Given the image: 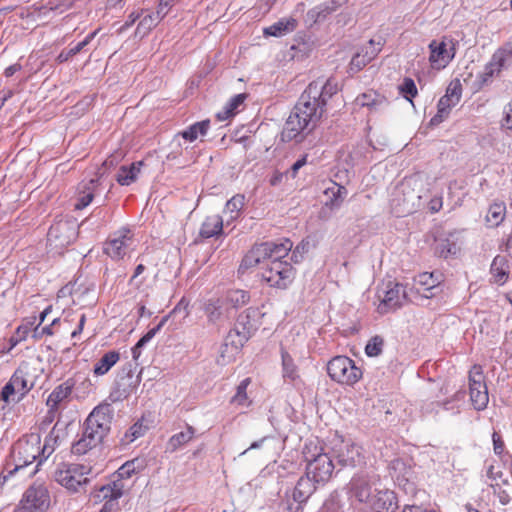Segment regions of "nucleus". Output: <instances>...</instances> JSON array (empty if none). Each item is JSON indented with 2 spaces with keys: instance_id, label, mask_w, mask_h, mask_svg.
<instances>
[{
  "instance_id": "obj_48",
  "label": "nucleus",
  "mask_w": 512,
  "mask_h": 512,
  "mask_svg": "<svg viewBox=\"0 0 512 512\" xmlns=\"http://www.w3.org/2000/svg\"><path fill=\"white\" fill-rule=\"evenodd\" d=\"M500 72V68L491 58V60L485 65L483 72L479 74L480 83L482 85L487 84L493 77L498 76Z\"/></svg>"
},
{
  "instance_id": "obj_34",
  "label": "nucleus",
  "mask_w": 512,
  "mask_h": 512,
  "mask_svg": "<svg viewBox=\"0 0 512 512\" xmlns=\"http://www.w3.org/2000/svg\"><path fill=\"white\" fill-rule=\"evenodd\" d=\"M120 355L116 351L105 353L95 364L93 372L97 376L106 374L119 360Z\"/></svg>"
},
{
  "instance_id": "obj_10",
  "label": "nucleus",
  "mask_w": 512,
  "mask_h": 512,
  "mask_svg": "<svg viewBox=\"0 0 512 512\" xmlns=\"http://www.w3.org/2000/svg\"><path fill=\"white\" fill-rule=\"evenodd\" d=\"M40 452L41 447L38 436H31L28 440H20L17 442L12 451L15 467L10 470V474H14L34 463L40 456Z\"/></svg>"
},
{
  "instance_id": "obj_30",
  "label": "nucleus",
  "mask_w": 512,
  "mask_h": 512,
  "mask_svg": "<svg viewBox=\"0 0 512 512\" xmlns=\"http://www.w3.org/2000/svg\"><path fill=\"white\" fill-rule=\"evenodd\" d=\"M210 127V121L204 120L200 122H196L192 125H190L187 129L183 130L182 132H179L175 135L174 141H178L180 137L183 139L193 142L195 141L199 136H205L209 130Z\"/></svg>"
},
{
  "instance_id": "obj_29",
  "label": "nucleus",
  "mask_w": 512,
  "mask_h": 512,
  "mask_svg": "<svg viewBox=\"0 0 512 512\" xmlns=\"http://www.w3.org/2000/svg\"><path fill=\"white\" fill-rule=\"evenodd\" d=\"M195 432L196 430L192 426L187 425L185 431L176 433L169 438L166 451L173 453L179 450L194 438Z\"/></svg>"
},
{
  "instance_id": "obj_18",
  "label": "nucleus",
  "mask_w": 512,
  "mask_h": 512,
  "mask_svg": "<svg viewBox=\"0 0 512 512\" xmlns=\"http://www.w3.org/2000/svg\"><path fill=\"white\" fill-rule=\"evenodd\" d=\"M367 506L374 512H395L398 508V500L394 491L382 488L379 484L375 486Z\"/></svg>"
},
{
  "instance_id": "obj_7",
  "label": "nucleus",
  "mask_w": 512,
  "mask_h": 512,
  "mask_svg": "<svg viewBox=\"0 0 512 512\" xmlns=\"http://www.w3.org/2000/svg\"><path fill=\"white\" fill-rule=\"evenodd\" d=\"M330 378L338 383L354 385L362 377V370L347 356H336L327 364Z\"/></svg>"
},
{
  "instance_id": "obj_16",
  "label": "nucleus",
  "mask_w": 512,
  "mask_h": 512,
  "mask_svg": "<svg viewBox=\"0 0 512 512\" xmlns=\"http://www.w3.org/2000/svg\"><path fill=\"white\" fill-rule=\"evenodd\" d=\"M429 49V62L432 68L437 70L445 68L455 56V44L452 39L446 37L440 41L432 40Z\"/></svg>"
},
{
  "instance_id": "obj_22",
  "label": "nucleus",
  "mask_w": 512,
  "mask_h": 512,
  "mask_svg": "<svg viewBox=\"0 0 512 512\" xmlns=\"http://www.w3.org/2000/svg\"><path fill=\"white\" fill-rule=\"evenodd\" d=\"M439 285V278L433 273L424 272L417 275L414 279V289L425 299L433 297V290Z\"/></svg>"
},
{
  "instance_id": "obj_19",
  "label": "nucleus",
  "mask_w": 512,
  "mask_h": 512,
  "mask_svg": "<svg viewBox=\"0 0 512 512\" xmlns=\"http://www.w3.org/2000/svg\"><path fill=\"white\" fill-rule=\"evenodd\" d=\"M247 340V333L240 332L238 328L231 330L225 339V343L221 346L217 363L220 365L229 363L232 360L234 354L239 351V349Z\"/></svg>"
},
{
  "instance_id": "obj_14",
  "label": "nucleus",
  "mask_w": 512,
  "mask_h": 512,
  "mask_svg": "<svg viewBox=\"0 0 512 512\" xmlns=\"http://www.w3.org/2000/svg\"><path fill=\"white\" fill-rule=\"evenodd\" d=\"M378 297L380 299L378 311L384 314L401 307L408 298V294L402 284L390 281L385 289L379 292Z\"/></svg>"
},
{
  "instance_id": "obj_3",
  "label": "nucleus",
  "mask_w": 512,
  "mask_h": 512,
  "mask_svg": "<svg viewBox=\"0 0 512 512\" xmlns=\"http://www.w3.org/2000/svg\"><path fill=\"white\" fill-rule=\"evenodd\" d=\"M112 410L109 405H100L93 409L84 423L81 438L72 445V453L84 455L101 443L110 430Z\"/></svg>"
},
{
  "instance_id": "obj_45",
  "label": "nucleus",
  "mask_w": 512,
  "mask_h": 512,
  "mask_svg": "<svg viewBox=\"0 0 512 512\" xmlns=\"http://www.w3.org/2000/svg\"><path fill=\"white\" fill-rule=\"evenodd\" d=\"M460 247L454 239L445 238L437 242L436 252L441 256L447 258L449 255H456Z\"/></svg>"
},
{
  "instance_id": "obj_2",
  "label": "nucleus",
  "mask_w": 512,
  "mask_h": 512,
  "mask_svg": "<svg viewBox=\"0 0 512 512\" xmlns=\"http://www.w3.org/2000/svg\"><path fill=\"white\" fill-rule=\"evenodd\" d=\"M277 249L268 253L262 267L261 277L269 286L285 289L294 280L295 269L291 263L283 260L292 250L293 243L289 239L275 241Z\"/></svg>"
},
{
  "instance_id": "obj_33",
  "label": "nucleus",
  "mask_w": 512,
  "mask_h": 512,
  "mask_svg": "<svg viewBox=\"0 0 512 512\" xmlns=\"http://www.w3.org/2000/svg\"><path fill=\"white\" fill-rule=\"evenodd\" d=\"M143 165L142 161L132 163L130 166H121L116 180L122 186H128L133 183L140 173V169Z\"/></svg>"
},
{
  "instance_id": "obj_63",
  "label": "nucleus",
  "mask_w": 512,
  "mask_h": 512,
  "mask_svg": "<svg viewBox=\"0 0 512 512\" xmlns=\"http://www.w3.org/2000/svg\"><path fill=\"white\" fill-rule=\"evenodd\" d=\"M91 291L90 288L86 287V288H83L81 289V287H77V288H73L71 290V295L73 297V301H81L82 298L88 294L89 292Z\"/></svg>"
},
{
  "instance_id": "obj_26",
  "label": "nucleus",
  "mask_w": 512,
  "mask_h": 512,
  "mask_svg": "<svg viewBox=\"0 0 512 512\" xmlns=\"http://www.w3.org/2000/svg\"><path fill=\"white\" fill-rule=\"evenodd\" d=\"M74 383L71 380H67L64 383L58 385L48 396L47 406L51 409H57L58 405L69 398L72 393Z\"/></svg>"
},
{
  "instance_id": "obj_37",
  "label": "nucleus",
  "mask_w": 512,
  "mask_h": 512,
  "mask_svg": "<svg viewBox=\"0 0 512 512\" xmlns=\"http://www.w3.org/2000/svg\"><path fill=\"white\" fill-rule=\"evenodd\" d=\"M97 33L98 30H95L92 33L88 34L83 41L77 43L75 46L61 51V53L56 58L57 62L64 63L68 61L71 57L80 53L95 38Z\"/></svg>"
},
{
  "instance_id": "obj_11",
  "label": "nucleus",
  "mask_w": 512,
  "mask_h": 512,
  "mask_svg": "<svg viewBox=\"0 0 512 512\" xmlns=\"http://www.w3.org/2000/svg\"><path fill=\"white\" fill-rule=\"evenodd\" d=\"M135 248V239L129 229H122L110 236L105 242L103 251L113 260L123 259Z\"/></svg>"
},
{
  "instance_id": "obj_39",
  "label": "nucleus",
  "mask_w": 512,
  "mask_h": 512,
  "mask_svg": "<svg viewBox=\"0 0 512 512\" xmlns=\"http://www.w3.org/2000/svg\"><path fill=\"white\" fill-rule=\"evenodd\" d=\"M245 204V198L243 195H235L230 200L227 201L224 209V214L228 216L227 224L230 221L236 220L241 213Z\"/></svg>"
},
{
  "instance_id": "obj_36",
  "label": "nucleus",
  "mask_w": 512,
  "mask_h": 512,
  "mask_svg": "<svg viewBox=\"0 0 512 512\" xmlns=\"http://www.w3.org/2000/svg\"><path fill=\"white\" fill-rule=\"evenodd\" d=\"M226 305H229L231 308L237 309L240 308L250 301L249 292L242 289H231L227 291L224 297Z\"/></svg>"
},
{
  "instance_id": "obj_49",
  "label": "nucleus",
  "mask_w": 512,
  "mask_h": 512,
  "mask_svg": "<svg viewBox=\"0 0 512 512\" xmlns=\"http://www.w3.org/2000/svg\"><path fill=\"white\" fill-rule=\"evenodd\" d=\"M325 194L326 196L338 194V198L331 199L329 202L331 207H338L347 195V190L344 186L333 183L332 187H329L325 190Z\"/></svg>"
},
{
  "instance_id": "obj_52",
  "label": "nucleus",
  "mask_w": 512,
  "mask_h": 512,
  "mask_svg": "<svg viewBox=\"0 0 512 512\" xmlns=\"http://www.w3.org/2000/svg\"><path fill=\"white\" fill-rule=\"evenodd\" d=\"M369 62L370 60L362 52L359 51L351 59L349 64V71L351 73H357Z\"/></svg>"
},
{
  "instance_id": "obj_54",
  "label": "nucleus",
  "mask_w": 512,
  "mask_h": 512,
  "mask_svg": "<svg viewBox=\"0 0 512 512\" xmlns=\"http://www.w3.org/2000/svg\"><path fill=\"white\" fill-rule=\"evenodd\" d=\"M462 95V86L459 80L452 81L447 89L445 96L452 99V101L459 103Z\"/></svg>"
},
{
  "instance_id": "obj_5",
  "label": "nucleus",
  "mask_w": 512,
  "mask_h": 512,
  "mask_svg": "<svg viewBox=\"0 0 512 512\" xmlns=\"http://www.w3.org/2000/svg\"><path fill=\"white\" fill-rule=\"evenodd\" d=\"M306 459V475L309 476L314 483H327L334 472L335 466L329 453L325 452L322 447L314 446L313 449L306 447L304 451Z\"/></svg>"
},
{
  "instance_id": "obj_12",
  "label": "nucleus",
  "mask_w": 512,
  "mask_h": 512,
  "mask_svg": "<svg viewBox=\"0 0 512 512\" xmlns=\"http://www.w3.org/2000/svg\"><path fill=\"white\" fill-rule=\"evenodd\" d=\"M332 452L341 466L357 467L365 464L362 448L350 441L337 440L332 447Z\"/></svg>"
},
{
  "instance_id": "obj_62",
  "label": "nucleus",
  "mask_w": 512,
  "mask_h": 512,
  "mask_svg": "<svg viewBox=\"0 0 512 512\" xmlns=\"http://www.w3.org/2000/svg\"><path fill=\"white\" fill-rule=\"evenodd\" d=\"M17 393L16 392V388L13 386V384L11 383V381L9 380L8 383H6V385L2 388V391H1V395H0V398L1 400H3L4 402H9L10 400V397Z\"/></svg>"
},
{
  "instance_id": "obj_46",
  "label": "nucleus",
  "mask_w": 512,
  "mask_h": 512,
  "mask_svg": "<svg viewBox=\"0 0 512 512\" xmlns=\"http://www.w3.org/2000/svg\"><path fill=\"white\" fill-rule=\"evenodd\" d=\"M159 22V17L157 15H154L153 13L145 15L144 17H142L136 28V35H139L140 37L145 36Z\"/></svg>"
},
{
  "instance_id": "obj_61",
  "label": "nucleus",
  "mask_w": 512,
  "mask_h": 512,
  "mask_svg": "<svg viewBox=\"0 0 512 512\" xmlns=\"http://www.w3.org/2000/svg\"><path fill=\"white\" fill-rule=\"evenodd\" d=\"M309 249V242L302 241L298 244L295 249L292 251V260L298 262L304 253H306Z\"/></svg>"
},
{
  "instance_id": "obj_38",
  "label": "nucleus",
  "mask_w": 512,
  "mask_h": 512,
  "mask_svg": "<svg viewBox=\"0 0 512 512\" xmlns=\"http://www.w3.org/2000/svg\"><path fill=\"white\" fill-rule=\"evenodd\" d=\"M339 7V3L335 0L320 4L308 12V16L315 22L323 21L328 15L333 13Z\"/></svg>"
},
{
  "instance_id": "obj_50",
  "label": "nucleus",
  "mask_w": 512,
  "mask_h": 512,
  "mask_svg": "<svg viewBox=\"0 0 512 512\" xmlns=\"http://www.w3.org/2000/svg\"><path fill=\"white\" fill-rule=\"evenodd\" d=\"M383 345V338L380 336H374L368 341L365 347V353L369 357L379 356L382 353Z\"/></svg>"
},
{
  "instance_id": "obj_15",
  "label": "nucleus",
  "mask_w": 512,
  "mask_h": 512,
  "mask_svg": "<svg viewBox=\"0 0 512 512\" xmlns=\"http://www.w3.org/2000/svg\"><path fill=\"white\" fill-rule=\"evenodd\" d=\"M50 505L47 488L42 484L31 485L24 493L21 506L26 512H44Z\"/></svg>"
},
{
  "instance_id": "obj_47",
  "label": "nucleus",
  "mask_w": 512,
  "mask_h": 512,
  "mask_svg": "<svg viewBox=\"0 0 512 512\" xmlns=\"http://www.w3.org/2000/svg\"><path fill=\"white\" fill-rule=\"evenodd\" d=\"M283 377L292 381L298 378L297 367L292 357L285 351L282 352Z\"/></svg>"
},
{
  "instance_id": "obj_8",
  "label": "nucleus",
  "mask_w": 512,
  "mask_h": 512,
  "mask_svg": "<svg viewBox=\"0 0 512 512\" xmlns=\"http://www.w3.org/2000/svg\"><path fill=\"white\" fill-rule=\"evenodd\" d=\"M316 484L305 474L297 481L291 493L285 494V510L287 512H303L304 507L316 490Z\"/></svg>"
},
{
  "instance_id": "obj_42",
  "label": "nucleus",
  "mask_w": 512,
  "mask_h": 512,
  "mask_svg": "<svg viewBox=\"0 0 512 512\" xmlns=\"http://www.w3.org/2000/svg\"><path fill=\"white\" fill-rule=\"evenodd\" d=\"M142 469L141 463L137 460H131L124 463L114 474L115 479H121L125 483V480L129 479L132 475L136 474Z\"/></svg>"
},
{
  "instance_id": "obj_25",
  "label": "nucleus",
  "mask_w": 512,
  "mask_h": 512,
  "mask_svg": "<svg viewBox=\"0 0 512 512\" xmlns=\"http://www.w3.org/2000/svg\"><path fill=\"white\" fill-rule=\"evenodd\" d=\"M223 232V218L217 214L207 216L201 224L199 235L202 238H211Z\"/></svg>"
},
{
  "instance_id": "obj_55",
  "label": "nucleus",
  "mask_w": 512,
  "mask_h": 512,
  "mask_svg": "<svg viewBox=\"0 0 512 512\" xmlns=\"http://www.w3.org/2000/svg\"><path fill=\"white\" fill-rule=\"evenodd\" d=\"M10 381L16 388V392L20 393L21 396L25 395L29 391V388L27 387V381L22 374L15 372Z\"/></svg>"
},
{
  "instance_id": "obj_13",
  "label": "nucleus",
  "mask_w": 512,
  "mask_h": 512,
  "mask_svg": "<svg viewBox=\"0 0 512 512\" xmlns=\"http://www.w3.org/2000/svg\"><path fill=\"white\" fill-rule=\"evenodd\" d=\"M470 400L476 410H483L489 402L488 390L481 366L474 365L469 372Z\"/></svg>"
},
{
  "instance_id": "obj_1",
  "label": "nucleus",
  "mask_w": 512,
  "mask_h": 512,
  "mask_svg": "<svg viewBox=\"0 0 512 512\" xmlns=\"http://www.w3.org/2000/svg\"><path fill=\"white\" fill-rule=\"evenodd\" d=\"M316 88H306L297 104L286 120L282 138L286 141H301L304 135L310 133L320 120L324 109L315 100Z\"/></svg>"
},
{
  "instance_id": "obj_59",
  "label": "nucleus",
  "mask_w": 512,
  "mask_h": 512,
  "mask_svg": "<svg viewBox=\"0 0 512 512\" xmlns=\"http://www.w3.org/2000/svg\"><path fill=\"white\" fill-rule=\"evenodd\" d=\"M492 441L494 453L498 456H502L505 452V444L501 435L494 431L492 434Z\"/></svg>"
},
{
  "instance_id": "obj_20",
  "label": "nucleus",
  "mask_w": 512,
  "mask_h": 512,
  "mask_svg": "<svg viewBox=\"0 0 512 512\" xmlns=\"http://www.w3.org/2000/svg\"><path fill=\"white\" fill-rule=\"evenodd\" d=\"M126 485L121 479H113L106 485L101 486L99 489L92 493V497L97 501H115L122 497Z\"/></svg>"
},
{
  "instance_id": "obj_40",
  "label": "nucleus",
  "mask_w": 512,
  "mask_h": 512,
  "mask_svg": "<svg viewBox=\"0 0 512 512\" xmlns=\"http://www.w3.org/2000/svg\"><path fill=\"white\" fill-rule=\"evenodd\" d=\"M457 104V102L452 101L448 96H442L437 105V114L431 119V124L436 125L441 123L449 115L451 108Z\"/></svg>"
},
{
  "instance_id": "obj_23",
  "label": "nucleus",
  "mask_w": 512,
  "mask_h": 512,
  "mask_svg": "<svg viewBox=\"0 0 512 512\" xmlns=\"http://www.w3.org/2000/svg\"><path fill=\"white\" fill-rule=\"evenodd\" d=\"M315 87L317 90V94L315 95V100L317 102H320L323 109L326 106L327 100L331 98L334 94L338 91V84L333 81L332 79L323 80V79H317L313 82H311L307 88Z\"/></svg>"
},
{
  "instance_id": "obj_35",
  "label": "nucleus",
  "mask_w": 512,
  "mask_h": 512,
  "mask_svg": "<svg viewBox=\"0 0 512 512\" xmlns=\"http://www.w3.org/2000/svg\"><path fill=\"white\" fill-rule=\"evenodd\" d=\"M492 59L501 71L510 69L512 67V42H509L499 48L492 55Z\"/></svg>"
},
{
  "instance_id": "obj_58",
  "label": "nucleus",
  "mask_w": 512,
  "mask_h": 512,
  "mask_svg": "<svg viewBox=\"0 0 512 512\" xmlns=\"http://www.w3.org/2000/svg\"><path fill=\"white\" fill-rule=\"evenodd\" d=\"M323 508L327 512H340L341 504L338 494H331L330 497L325 501Z\"/></svg>"
},
{
  "instance_id": "obj_21",
  "label": "nucleus",
  "mask_w": 512,
  "mask_h": 512,
  "mask_svg": "<svg viewBox=\"0 0 512 512\" xmlns=\"http://www.w3.org/2000/svg\"><path fill=\"white\" fill-rule=\"evenodd\" d=\"M277 249L275 241L261 243L255 246L243 259L242 266L249 268L266 260L267 254Z\"/></svg>"
},
{
  "instance_id": "obj_9",
  "label": "nucleus",
  "mask_w": 512,
  "mask_h": 512,
  "mask_svg": "<svg viewBox=\"0 0 512 512\" xmlns=\"http://www.w3.org/2000/svg\"><path fill=\"white\" fill-rule=\"evenodd\" d=\"M78 226L72 220H58L51 225L47 241L50 247L56 251H61L70 245L77 237Z\"/></svg>"
},
{
  "instance_id": "obj_41",
  "label": "nucleus",
  "mask_w": 512,
  "mask_h": 512,
  "mask_svg": "<svg viewBox=\"0 0 512 512\" xmlns=\"http://www.w3.org/2000/svg\"><path fill=\"white\" fill-rule=\"evenodd\" d=\"M166 319L163 318L157 326L150 329L145 335H143L136 345L132 348V357L137 360L141 355V349L161 330Z\"/></svg>"
},
{
  "instance_id": "obj_44",
  "label": "nucleus",
  "mask_w": 512,
  "mask_h": 512,
  "mask_svg": "<svg viewBox=\"0 0 512 512\" xmlns=\"http://www.w3.org/2000/svg\"><path fill=\"white\" fill-rule=\"evenodd\" d=\"M506 206L504 203H494L490 205L486 220L492 226H498L505 218Z\"/></svg>"
},
{
  "instance_id": "obj_17",
  "label": "nucleus",
  "mask_w": 512,
  "mask_h": 512,
  "mask_svg": "<svg viewBox=\"0 0 512 512\" xmlns=\"http://www.w3.org/2000/svg\"><path fill=\"white\" fill-rule=\"evenodd\" d=\"M421 184V176H414L406 179L397 187L398 194L403 195V209L400 211L401 213H410L419 206L422 195L419 192H415V190Z\"/></svg>"
},
{
  "instance_id": "obj_31",
  "label": "nucleus",
  "mask_w": 512,
  "mask_h": 512,
  "mask_svg": "<svg viewBox=\"0 0 512 512\" xmlns=\"http://www.w3.org/2000/svg\"><path fill=\"white\" fill-rule=\"evenodd\" d=\"M97 180L91 179L79 186V193L74 204L76 210L86 208L93 200Z\"/></svg>"
},
{
  "instance_id": "obj_24",
  "label": "nucleus",
  "mask_w": 512,
  "mask_h": 512,
  "mask_svg": "<svg viewBox=\"0 0 512 512\" xmlns=\"http://www.w3.org/2000/svg\"><path fill=\"white\" fill-rule=\"evenodd\" d=\"M203 310L209 323H216L220 321L227 313L228 307L224 298H210L203 306Z\"/></svg>"
},
{
  "instance_id": "obj_43",
  "label": "nucleus",
  "mask_w": 512,
  "mask_h": 512,
  "mask_svg": "<svg viewBox=\"0 0 512 512\" xmlns=\"http://www.w3.org/2000/svg\"><path fill=\"white\" fill-rule=\"evenodd\" d=\"M250 382V378H245L240 382V384L237 386L236 394L231 399L232 404L241 407H248L250 405V401L247 396V388Z\"/></svg>"
},
{
  "instance_id": "obj_56",
  "label": "nucleus",
  "mask_w": 512,
  "mask_h": 512,
  "mask_svg": "<svg viewBox=\"0 0 512 512\" xmlns=\"http://www.w3.org/2000/svg\"><path fill=\"white\" fill-rule=\"evenodd\" d=\"M401 92L405 98L411 101V98L417 94V88L414 81L410 78H405L403 84L400 86Z\"/></svg>"
},
{
  "instance_id": "obj_60",
  "label": "nucleus",
  "mask_w": 512,
  "mask_h": 512,
  "mask_svg": "<svg viewBox=\"0 0 512 512\" xmlns=\"http://www.w3.org/2000/svg\"><path fill=\"white\" fill-rule=\"evenodd\" d=\"M246 96L244 94H237L235 96H233L229 102L225 105V107L229 110H231V112L233 114L236 113V110L237 108L243 104L244 100H245Z\"/></svg>"
},
{
  "instance_id": "obj_57",
  "label": "nucleus",
  "mask_w": 512,
  "mask_h": 512,
  "mask_svg": "<svg viewBox=\"0 0 512 512\" xmlns=\"http://www.w3.org/2000/svg\"><path fill=\"white\" fill-rule=\"evenodd\" d=\"M35 318L33 320L27 321L25 323H22L17 329H16V338L15 342H21L24 341L28 334L30 333L33 325H34Z\"/></svg>"
},
{
  "instance_id": "obj_28",
  "label": "nucleus",
  "mask_w": 512,
  "mask_h": 512,
  "mask_svg": "<svg viewBox=\"0 0 512 512\" xmlns=\"http://www.w3.org/2000/svg\"><path fill=\"white\" fill-rule=\"evenodd\" d=\"M356 105L367 107L371 111L379 110L387 105V100L384 96L375 91H368L359 95L355 100Z\"/></svg>"
},
{
  "instance_id": "obj_51",
  "label": "nucleus",
  "mask_w": 512,
  "mask_h": 512,
  "mask_svg": "<svg viewBox=\"0 0 512 512\" xmlns=\"http://www.w3.org/2000/svg\"><path fill=\"white\" fill-rule=\"evenodd\" d=\"M147 430V426L143 425L142 422H136L130 429L125 433L123 441L125 443L133 442L139 437L143 436Z\"/></svg>"
},
{
  "instance_id": "obj_6",
  "label": "nucleus",
  "mask_w": 512,
  "mask_h": 512,
  "mask_svg": "<svg viewBox=\"0 0 512 512\" xmlns=\"http://www.w3.org/2000/svg\"><path fill=\"white\" fill-rule=\"evenodd\" d=\"M380 484L378 475L360 471L355 473L346 486L349 499L366 504L374 493L375 486Z\"/></svg>"
},
{
  "instance_id": "obj_32",
  "label": "nucleus",
  "mask_w": 512,
  "mask_h": 512,
  "mask_svg": "<svg viewBox=\"0 0 512 512\" xmlns=\"http://www.w3.org/2000/svg\"><path fill=\"white\" fill-rule=\"evenodd\" d=\"M297 26L296 19L290 17V18H283L277 21L276 23L270 25L269 27L264 29V34L274 36V37H281L286 35L287 33L292 32Z\"/></svg>"
},
{
  "instance_id": "obj_64",
  "label": "nucleus",
  "mask_w": 512,
  "mask_h": 512,
  "mask_svg": "<svg viewBox=\"0 0 512 512\" xmlns=\"http://www.w3.org/2000/svg\"><path fill=\"white\" fill-rule=\"evenodd\" d=\"M502 125L506 129H512V102L508 104V109L506 110V115L503 119Z\"/></svg>"
},
{
  "instance_id": "obj_53",
  "label": "nucleus",
  "mask_w": 512,
  "mask_h": 512,
  "mask_svg": "<svg viewBox=\"0 0 512 512\" xmlns=\"http://www.w3.org/2000/svg\"><path fill=\"white\" fill-rule=\"evenodd\" d=\"M380 51L381 42H375L373 39L360 49V52H362L370 61H372Z\"/></svg>"
},
{
  "instance_id": "obj_27",
  "label": "nucleus",
  "mask_w": 512,
  "mask_h": 512,
  "mask_svg": "<svg viewBox=\"0 0 512 512\" xmlns=\"http://www.w3.org/2000/svg\"><path fill=\"white\" fill-rule=\"evenodd\" d=\"M490 272L494 283L503 285L509 275V264L505 256L497 255L491 264Z\"/></svg>"
},
{
  "instance_id": "obj_4",
  "label": "nucleus",
  "mask_w": 512,
  "mask_h": 512,
  "mask_svg": "<svg viewBox=\"0 0 512 512\" xmlns=\"http://www.w3.org/2000/svg\"><path fill=\"white\" fill-rule=\"evenodd\" d=\"M92 468L79 463H59L54 472L55 481L70 492H80L89 482Z\"/></svg>"
}]
</instances>
